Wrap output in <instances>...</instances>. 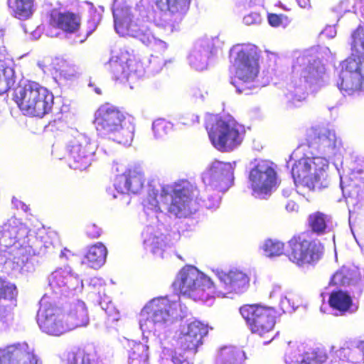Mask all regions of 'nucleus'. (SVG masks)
I'll use <instances>...</instances> for the list:
<instances>
[{
  "instance_id": "603ef678",
  "label": "nucleus",
  "mask_w": 364,
  "mask_h": 364,
  "mask_svg": "<svg viewBox=\"0 0 364 364\" xmlns=\"http://www.w3.org/2000/svg\"><path fill=\"white\" fill-rule=\"evenodd\" d=\"M286 363L288 364H291L292 363V360H288L287 358H286Z\"/></svg>"
},
{
  "instance_id": "423d86ee",
  "label": "nucleus",
  "mask_w": 364,
  "mask_h": 364,
  "mask_svg": "<svg viewBox=\"0 0 364 364\" xmlns=\"http://www.w3.org/2000/svg\"><path fill=\"white\" fill-rule=\"evenodd\" d=\"M125 119L124 113L118 107L105 102L95 112L93 124L99 134L126 145L132 141L134 132L123 127Z\"/></svg>"
},
{
  "instance_id": "37998d69",
  "label": "nucleus",
  "mask_w": 364,
  "mask_h": 364,
  "mask_svg": "<svg viewBox=\"0 0 364 364\" xmlns=\"http://www.w3.org/2000/svg\"><path fill=\"white\" fill-rule=\"evenodd\" d=\"M267 20L269 23L273 27H279L286 25L289 22L288 17L283 14H268Z\"/></svg>"
},
{
  "instance_id": "2f4dec72",
  "label": "nucleus",
  "mask_w": 364,
  "mask_h": 364,
  "mask_svg": "<svg viewBox=\"0 0 364 364\" xmlns=\"http://www.w3.org/2000/svg\"><path fill=\"white\" fill-rule=\"evenodd\" d=\"M328 220L327 215L317 211L309 215L308 225L312 232L321 235L326 232Z\"/></svg>"
},
{
  "instance_id": "b1692460",
  "label": "nucleus",
  "mask_w": 364,
  "mask_h": 364,
  "mask_svg": "<svg viewBox=\"0 0 364 364\" xmlns=\"http://www.w3.org/2000/svg\"><path fill=\"white\" fill-rule=\"evenodd\" d=\"M292 73L300 83L304 82L309 86L316 83L322 77L321 70L318 66L314 63H308L304 65H295L293 66Z\"/></svg>"
},
{
  "instance_id": "c756f323",
  "label": "nucleus",
  "mask_w": 364,
  "mask_h": 364,
  "mask_svg": "<svg viewBox=\"0 0 364 364\" xmlns=\"http://www.w3.org/2000/svg\"><path fill=\"white\" fill-rule=\"evenodd\" d=\"M152 2L162 12L183 15L188 10L191 0H152Z\"/></svg>"
},
{
  "instance_id": "f257e3e1",
  "label": "nucleus",
  "mask_w": 364,
  "mask_h": 364,
  "mask_svg": "<svg viewBox=\"0 0 364 364\" xmlns=\"http://www.w3.org/2000/svg\"><path fill=\"white\" fill-rule=\"evenodd\" d=\"M351 54L341 64L339 89L351 95L364 91V23L351 33Z\"/></svg>"
},
{
  "instance_id": "4c0bfd02",
  "label": "nucleus",
  "mask_w": 364,
  "mask_h": 364,
  "mask_svg": "<svg viewBox=\"0 0 364 364\" xmlns=\"http://www.w3.org/2000/svg\"><path fill=\"white\" fill-rule=\"evenodd\" d=\"M263 250L268 257L280 256L285 254L284 243L274 239H267L263 245Z\"/></svg>"
},
{
  "instance_id": "8fccbe9b",
  "label": "nucleus",
  "mask_w": 364,
  "mask_h": 364,
  "mask_svg": "<svg viewBox=\"0 0 364 364\" xmlns=\"http://www.w3.org/2000/svg\"><path fill=\"white\" fill-rule=\"evenodd\" d=\"M17 259L16 262H21V264H25L28 261V257L24 254H20V256Z\"/></svg>"
},
{
  "instance_id": "dca6fc26",
  "label": "nucleus",
  "mask_w": 364,
  "mask_h": 364,
  "mask_svg": "<svg viewBox=\"0 0 364 364\" xmlns=\"http://www.w3.org/2000/svg\"><path fill=\"white\" fill-rule=\"evenodd\" d=\"M219 283L215 287L213 293L218 296H225L229 294H241L250 287V278L247 274L238 270L231 269L228 272L218 273Z\"/></svg>"
},
{
  "instance_id": "c9c22d12",
  "label": "nucleus",
  "mask_w": 364,
  "mask_h": 364,
  "mask_svg": "<svg viewBox=\"0 0 364 364\" xmlns=\"http://www.w3.org/2000/svg\"><path fill=\"white\" fill-rule=\"evenodd\" d=\"M177 343L182 350L196 353L198 346L202 345L203 342H199V340L191 336L185 331H182L177 339Z\"/></svg>"
},
{
  "instance_id": "20e7f679",
  "label": "nucleus",
  "mask_w": 364,
  "mask_h": 364,
  "mask_svg": "<svg viewBox=\"0 0 364 364\" xmlns=\"http://www.w3.org/2000/svg\"><path fill=\"white\" fill-rule=\"evenodd\" d=\"M14 100L23 115L39 119L50 114L54 104L52 92L31 80L18 86L14 94Z\"/></svg>"
},
{
  "instance_id": "de8ad7c7",
  "label": "nucleus",
  "mask_w": 364,
  "mask_h": 364,
  "mask_svg": "<svg viewBox=\"0 0 364 364\" xmlns=\"http://www.w3.org/2000/svg\"><path fill=\"white\" fill-rule=\"evenodd\" d=\"M297 4L301 8L310 6V0H296Z\"/></svg>"
},
{
  "instance_id": "5701e85b",
  "label": "nucleus",
  "mask_w": 364,
  "mask_h": 364,
  "mask_svg": "<svg viewBox=\"0 0 364 364\" xmlns=\"http://www.w3.org/2000/svg\"><path fill=\"white\" fill-rule=\"evenodd\" d=\"M171 308V302L166 298H157L152 299L145 310L151 321L156 323H164L170 317V311Z\"/></svg>"
},
{
  "instance_id": "1a4fd4ad",
  "label": "nucleus",
  "mask_w": 364,
  "mask_h": 364,
  "mask_svg": "<svg viewBox=\"0 0 364 364\" xmlns=\"http://www.w3.org/2000/svg\"><path fill=\"white\" fill-rule=\"evenodd\" d=\"M180 294L194 300H207L214 287L211 279L196 267L188 265L181 269L173 282Z\"/></svg>"
},
{
  "instance_id": "72a5a7b5",
  "label": "nucleus",
  "mask_w": 364,
  "mask_h": 364,
  "mask_svg": "<svg viewBox=\"0 0 364 364\" xmlns=\"http://www.w3.org/2000/svg\"><path fill=\"white\" fill-rule=\"evenodd\" d=\"M352 279L353 272L350 268L343 265L332 275L329 282V285L334 287L349 285Z\"/></svg>"
},
{
  "instance_id": "a878e982",
  "label": "nucleus",
  "mask_w": 364,
  "mask_h": 364,
  "mask_svg": "<svg viewBox=\"0 0 364 364\" xmlns=\"http://www.w3.org/2000/svg\"><path fill=\"white\" fill-rule=\"evenodd\" d=\"M15 71L11 60L5 54H0V95L7 92L15 84Z\"/></svg>"
},
{
  "instance_id": "9d476101",
  "label": "nucleus",
  "mask_w": 364,
  "mask_h": 364,
  "mask_svg": "<svg viewBox=\"0 0 364 364\" xmlns=\"http://www.w3.org/2000/svg\"><path fill=\"white\" fill-rule=\"evenodd\" d=\"M48 25L50 28L61 31L65 36L75 35L80 43L85 42L96 29L94 21H88L84 26H81L80 14L70 11H60L52 9L48 16Z\"/></svg>"
},
{
  "instance_id": "58836bf2",
  "label": "nucleus",
  "mask_w": 364,
  "mask_h": 364,
  "mask_svg": "<svg viewBox=\"0 0 364 364\" xmlns=\"http://www.w3.org/2000/svg\"><path fill=\"white\" fill-rule=\"evenodd\" d=\"M157 197L158 193L154 189L150 190L146 197L143 200L144 208L156 212H161V204H167L168 200L160 196L161 200H159Z\"/></svg>"
},
{
  "instance_id": "cd10ccee",
  "label": "nucleus",
  "mask_w": 364,
  "mask_h": 364,
  "mask_svg": "<svg viewBox=\"0 0 364 364\" xmlns=\"http://www.w3.org/2000/svg\"><path fill=\"white\" fill-rule=\"evenodd\" d=\"M328 304L331 309L343 315L352 311L353 302L348 292L342 290L333 291L328 298Z\"/></svg>"
},
{
  "instance_id": "864d4df0",
  "label": "nucleus",
  "mask_w": 364,
  "mask_h": 364,
  "mask_svg": "<svg viewBox=\"0 0 364 364\" xmlns=\"http://www.w3.org/2000/svg\"><path fill=\"white\" fill-rule=\"evenodd\" d=\"M95 90H96V92H97L98 94H100V92L99 91V90H97V89H96Z\"/></svg>"
},
{
  "instance_id": "5fc2aeb1",
  "label": "nucleus",
  "mask_w": 364,
  "mask_h": 364,
  "mask_svg": "<svg viewBox=\"0 0 364 364\" xmlns=\"http://www.w3.org/2000/svg\"><path fill=\"white\" fill-rule=\"evenodd\" d=\"M360 1L364 3V0H360Z\"/></svg>"
},
{
  "instance_id": "a18cd8bd",
  "label": "nucleus",
  "mask_w": 364,
  "mask_h": 364,
  "mask_svg": "<svg viewBox=\"0 0 364 364\" xmlns=\"http://www.w3.org/2000/svg\"><path fill=\"white\" fill-rule=\"evenodd\" d=\"M294 364H318V362L314 353L306 352L303 353Z\"/></svg>"
},
{
  "instance_id": "393cba45",
  "label": "nucleus",
  "mask_w": 364,
  "mask_h": 364,
  "mask_svg": "<svg viewBox=\"0 0 364 364\" xmlns=\"http://www.w3.org/2000/svg\"><path fill=\"white\" fill-rule=\"evenodd\" d=\"M66 314L69 331L87 326L89 322L87 309L83 301H77L71 305Z\"/></svg>"
},
{
  "instance_id": "a19ab883",
  "label": "nucleus",
  "mask_w": 364,
  "mask_h": 364,
  "mask_svg": "<svg viewBox=\"0 0 364 364\" xmlns=\"http://www.w3.org/2000/svg\"><path fill=\"white\" fill-rule=\"evenodd\" d=\"M218 361L220 364H241V357L237 351L225 348L220 352Z\"/></svg>"
},
{
  "instance_id": "f8f14e48",
  "label": "nucleus",
  "mask_w": 364,
  "mask_h": 364,
  "mask_svg": "<svg viewBox=\"0 0 364 364\" xmlns=\"http://www.w3.org/2000/svg\"><path fill=\"white\" fill-rule=\"evenodd\" d=\"M328 161L324 158H301L296 161L291 168V175L297 187L314 191L321 181V175Z\"/></svg>"
},
{
  "instance_id": "412c9836",
  "label": "nucleus",
  "mask_w": 364,
  "mask_h": 364,
  "mask_svg": "<svg viewBox=\"0 0 364 364\" xmlns=\"http://www.w3.org/2000/svg\"><path fill=\"white\" fill-rule=\"evenodd\" d=\"M336 138L334 133L326 129H312L306 135L304 144L316 151L325 152L336 146Z\"/></svg>"
},
{
  "instance_id": "4468645a",
  "label": "nucleus",
  "mask_w": 364,
  "mask_h": 364,
  "mask_svg": "<svg viewBox=\"0 0 364 364\" xmlns=\"http://www.w3.org/2000/svg\"><path fill=\"white\" fill-rule=\"evenodd\" d=\"M38 323L46 333L59 336L69 331L66 314L55 304L44 302L38 314Z\"/></svg>"
},
{
  "instance_id": "a211bd4d",
  "label": "nucleus",
  "mask_w": 364,
  "mask_h": 364,
  "mask_svg": "<svg viewBox=\"0 0 364 364\" xmlns=\"http://www.w3.org/2000/svg\"><path fill=\"white\" fill-rule=\"evenodd\" d=\"M108 66L112 77L121 82L127 81L131 75L136 74L141 68L140 63L127 51H122L114 58L110 59Z\"/></svg>"
},
{
  "instance_id": "f3484780",
  "label": "nucleus",
  "mask_w": 364,
  "mask_h": 364,
  "mask_svg": "<svg viewBox=\"0 0 364 364\" xmlns=\"http://www.w3.org/2000/svg\"><path fill=\"white\" fill-rule=\"evenodd\" d=\"M0 364H41L35 350L26 342H18L0 348Z\"/></svg>"
},
{
  "instance_id": "bb28decb",
  "label": "nucleus",
  "mask_w": 364,
  "mask_h": 364,
  "mask_svg": "<svg viewBox=\"0 0 364 364\" xmlns=\"http://www.w3.org/2000/svg\"><path fill=\"white\" fill-rule=\"evenodd\" d=\"M8 8L12 16L21 20H28L35 10V0H8Z\"/></svg>"
},
{
  "instance_id": "f704fd0d",
  "label": "nucleus",
  "mask_w": 364,
  "mask_h": 364,
  "mask_svg": "<svg viewBox=\"0 0 364 364\" xmlns=\"http://www.w3.org/2000/svg\"><path fill=\"white\" fill-rule=\"evenodd\" d=\"M104 323L108 330L117 329L118 328V322L121 319V314L117 309L116 306L112 302H108L105 307Z\"/></svg>"
},
{
  "instance_id": "6ab92c4d",
  "label": "nucleus",
  "mask_w": 364,
  "mask_h": 364,
  "mask_svg": "<svg viewBox=\"0 0 364 364\" xmlns=\"http://www.w3.org/2000/svg\"><path fill=\"white\" fill-rule=\"evenodd\" d=\"M144 174L135 168H128L117 176L114 188L121 194L137 193L144 186Z\"/></svg>"
},
{
  "instance_id": "aec40b11",
  "label": "nucleus",
  "mask_w": 364,
  "mask_h": 364,
  "mask_svg": "<svg viewBox=\"0 0 364 364\" xmlns=\"http://www.w3.org/2000/svg\"><path fill=\"white\" fill-rule=\"evenodd\" d=\"M209 174L213 178L214 189L218 192H225L232 184L233 168L230 163L214 161L210 167Z\"/></svg>"
},
{
  "instance_id": "3c124183",
  "label": "nucleus",
  "mask_w": 364,
  "mask_h": 364,
  "mask_svg": "<svg viewBox=\"0 0 364 364\" xmlns=\"http://www.w3.org/2000/svg\"><path fill=\"white\" fill-rule=\"evenodd\" d=\"M203 202L204 203V205L207 208H213V207H215L218 205V200H214L213 203H208L206 200L203 199L202 200Z\"/></svg>"
},
{
  "instance_id": "f03ea898",
  "label": "nucleus",
  "mask_w": 364,
  "mask_h": 364,
  "mask_svg": "<svg viewBox=\"0 0 364 364\" xmlns=\"http://www.w3.org/2000/svg\"><path fill=\"white\" fill-rule=\"evenodd\" d=\"M229 56L235 72L232 84L238 92L249 94L252 87L251 83L259 73L257 46L250 43L235 45L230 48Z\"/></svg>"
},
{
  "instance_id": "2eb2a0df",
  "label": "nucleus",
  "mask_w": 364,
  "mask_h": 364,
  "mask_svg": "<svg viewBox=\"0 0 364 364\" xmlns=\"http://www.w3.org/2000/svg\"><path fill=\"white\" fill-rule=\"evenodd\" d=\"M249 181L252 195L257 198H264L269 194L277 185V172L273 163L262 161L250 171Z\"/></svg>"
},
{
  "instance_id": "c85d7f7f",
  "label": "nucleus",
  "mask_w": 364,
  "mask_h": 364,
  "mask_svg": "<svg viewBox=\"0 0 364 364\" xmlns=\"http://www.w3.org/2000/svg\"><path fill=\"white\" fill-rule=\"evenodd\" d=\"M107 255L106 247L102 242H97L89 247L82 263L93 269H99L105 264Z\"/></svg>"
},
{
  "instance_id": "09e8293b",
  "label": "nucleus",
  "mask_w": 364,
  "mask_h": 364,
  "mask_svg": "<svg viewBox=\"0 0 364 364\" xmlns=\"http://www.w3.org/2000/svg\"><path fill=\"white\" fill-rule=\"evenodd\" d=\"M72 255L70 250H69L67 248H64L60 254V257H65L66 259H68L70 255Z\"/></svg>"
},
{
  "instance_id": "79ce46f5",
  "label": "nucleus",
  "mask_w": 364,
  "mask_h": 364,
  "mask_svg": "<svg viewBox=\"0 0 364 364\" xmlns=\"http://www.w3.org/2000/svg\"><path fill=\"white\" fill-rule=\"evenodd\" d=\"M152 129L156 136L163 137L171 131L172 126L165 119H159L154 122Z\"/></svg>"
},
{
  "instance_id": "49530a36",
  "label": "nucleus",
  "mask_w": 364,
  "mask_h": 364,
  "mask_svg": "<svg viewBox=\"0 0 364 364\" xmlns=\"http://www.w3.org/2000/svg\"><path fill=\"white\" fill-rule=\"evenodd\" d=\"M172 360L174 364H191L188 360L180 359L178 356H173Z\"/></svg>"
},
{
  "instance_id": "c03bdc74",
  "label": "nucleus",
  "mask_w": 364,
  "mask_h": 364,
  "mask_svg": "<svg viewBox=\"0 0 364 364\" xmlns=\"http://www.w3.org/2000/svg\"><path fill=\"white\" fill-rule=\"evenodd\" d=\"M85 233L90 239H97L102 233V230L96 223H88L85 226Z\"/></svg>"
},
{
  "instance_id": "4be33fe9",
  "label": "nucleus",
  "mask_w": 364,
  "mask_h": 364,
  "mask_svg": "<svg viewBox=\"0 0 364 364\" xmlns=\"http://www.w3.org/2000/svg\"><path fill=\"white\" fill-rule=\"evenodd\" d=\"M80 283L79 277L66 269L54 271L49 279V285L53 291L64 292L75 289Z\"/></svg>"
},
{
  "instance_id": "0eeeda50",
  "label": "nucleus",
  "mask_w": 364,
  "mask_h": 364,
  "mask_svg": "<svg viewBox=\"0 0 364 364\" xmlns=\"http://www.w3.org/2000/svg\"><path fill=\"white\" fill-rule=\"evenodd\" d=\"M160 196L165 199L171 196L167 211L178 218H187L196 213L198 201L202 200L197 187L186 180L162 186Z\"/></svg>"
},
{
  "instance_id": "7c9ffc66",
  "label": "nucleus",
  "mask_w": 364,
  "mask_h": 364,
  "mask_svg": "<svg viewBox=\"0 0 364 364\" xmlns=\"http://www.w3.org/2000/svg\"><path fill=\"white\" fill-rule=\"evenodd\" d=\"M149 347L142 343H134L129 353L128 364H149Z\"/></svg>"
},
{
  "instance_id": "e433bc0d",
  "label": "nucleus",
  "mask_w": 364,
  "mask_h": 364,
  "mask_svg": "<svg viewBox=\"0 0 364 364\" xmlns=\"http://www.w3.org/2000/svg\"><path fill=\"white\" fill-rule=\"evenodd\" d=\"M18 291L16 286L6 280L0 279V299L14 302L16 306Z\"/></svg>"
},
{
  "instance_id": "39448f33",
  "label": "nucleus",
  "mask_w": 364,
  "mask_h": 364,
  "mask_svg": "<svg viewBox=\"0 0 364 364\" xmlns=\"http://www.w3.org/2000/svg\"><path fill=\"white\" fill-rule=\"evenodd\" d=\"M114 28L122 36H130L139 39L143 44L156 52L167 48L165 41L156 38L147 25L148 21L134 18L130 9L127 6L113 9Z\"/></svg>"
},
{
  "instance_id": "ddd939ff",
  "label": "nucleus",
  "mask_w": 364,
  "mask_h": 364,
  "mask_svg": "<svg viewBox=\"0 0 364 364\" xmlns=\"http://www.w3.org/2000/svg\"><path fill=\"white\" fill-rule=\"evenodd\" d=\"M97 146L83 134H78L66 148L65 159L70 168L83 171L94 161Z\"/></svg>"
},
{
  "instance_id": "9b49d317",
  "label": "nucleus",
  "mask_w": 364,
  "mask_h": 364,
  "mask_svg": "<svg viewBox=\"0 0 364 364\" xmlns=\"http://www.w3.org/2000/svg\"><path fill=\"white\" fill-rule=\"evenodd\" d=\"M239 311L252 334L269 338L276 324L274 308L259 304H244Z\"/></svg>"
},
{
  "instance_id": "7ed1b4c3",
  "label": "nucleus",
  "mask_w": 364,
  "mask_h": 364,
  "mask_svg": "<svg viewBox=\"0 0 364 364\" xmlns=\"http://www.w3.org/2000/svg\"><path fill=\"white\" fill-rule=\"evenodd\" d=\"M205 128L212 145L221 152H230L242 143L245 131L230 115L209 114L205 120Z\"/></svg>"
},
{
  "instance_id": "6e6552de",
  "label": "nucleus",
  "mask_w": 364,
  "mask_h": 364,
  "mask_svg": "<svg viewBox=\"0 0 364 364\" xmlns=\"http://www.w3.org/2000/svg\"><path fill=\"white\" fill-rule=\"evenodd\" d=\"M285 255L297 267L315 265L323 254L324 247L311 239L307 232L294 234L287 242Z\"/></svg>"
},
{
  "instance_id": "473e14b6",
  "label": "nucleus",
  "mask_w": 364,
  "mask_h": 364,
  "mask_svg": "<svg viewBox=\"0 0 364 364\" xmlns=\"http://www.w3.org/2000/svg\"><path fill=\"white\" fill-rule=\"evenodd\" d=\"M67 364H102L92 353H88L83 349H77L68 354Z\"/></svg>"
},
{
  "instance_id": "ea45409f",
  "label": "nucleus",
  "mask_w": 364,
  "mask_h": 364,
  "mask_svg": "<svg viewBox=\"0 0 364 364\" xmlns=\"http://www.w3.org/2000/svg\"><path fill=\"white\" fill-rule=\"evenodd\" d=\"M191 336L203 342V338L208 334V326L198 321H194L188 324L185 331Z\"/></svg>"
}]
</instances>
